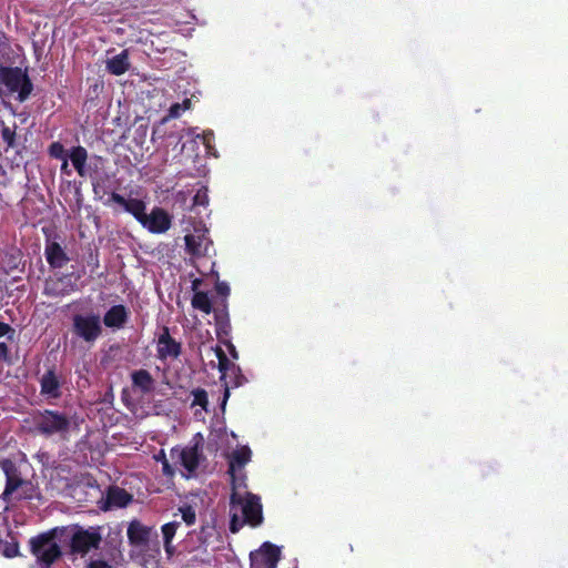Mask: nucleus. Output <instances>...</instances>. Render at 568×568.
<instances>
[{
  "instance_id": "1",
  "label": "nucleus",
  "mask_w": 568,
  "mask_h": 568,
  "mask_svg": "<svg viewBox=\"0 0 568 568\" xmlns=\"http://www.w3.org/2000/svg\"><path fill=\"white\" fill-rule=\"evenodd\" d=\"M251 459V449L246 446L234 450L230 457L229 473L232 477L233 494L231 499V530L239 531L244 524L257 526L262 523V505L258 497L242 493L241 488L244 486V476L242 468Z\"/></svg>"
},
{
  "instance_id": "2",
  "label": "nucleus",
  "mask_w": 568,
  "mask_h": 568,
  "mask_svg": "<svg viewBox=\"0 0 568 568\" xmlns=\"http://www.w3.org/2000/svg\"><path fill=\"white\" fill-rule=\"evenodd\" d=\"M2 469L7 478L6 489L2 494L4 500L11 501L21 498H31L33 496L32 484L19 478L10 462H3Z\"/></svg>"
},
{
  "instance_id": "3",
  "label": "nucleus",
  "mask_w": 568,
  "mask_h": 568,
  "mask_svg": "<svg viewBox=\"0 0 568 568\" xmlns=\"http://www.w3.org/2000/svg\"><path fill=\"white\" fill-rule=\"evenodd\" d=\"M0 80L11 92H18L20 101L26 100L32 90V84L26 72L19 68L3 69Z\"/></svg>"
},
{
  "instance_id": "4",
  "label": "nucleus",
  "mask_w": 568,
  "mask_h": 568,
  "mask_svg": "<svg viewBox=\"0 0 568 568\" xmlns=\"http://www.w3.org/2000/svg\"><path fill=\"white\" fill-rule=\"evenodd\" d=\"M33 555L45 564H52L61 555L59 545L54 540V532L43 534L31 540Z\"/></svg>"
},
{
  "instance_id": "5",
  "label": "nucleus",
  "mask_w": 568,
  "mask_h": 568,
  "mask_svg": "<svg viewBox=\"0 0 568 568\" xmlns=\"http://www.w3.org/2000/svg\"><path fill=\"white\" fill-rule=\"evenodd\" d=\"M102 540L101 534L98 529H78L73 532L71 538V550L74 554L84 556L92 549H97Z\"/></svg>"
},
{
  "instance_id": "6",
  "label": "nucleus",
  "mask_w": 568,
  "mask_h": 568,
  "mask_svg": "<svg viewBox=\"0 0 568 568\" xmlns=\"http://www.w3.org/2000/svg\"><path fill=\"white\" fill-rule=\"evenodd\" d=\"M73 327L77 335L87 342L95 341L102 331L98 315H75Z\"/></svg>"
},
{
  "instance_id": "7",
  "label": "nucleus",
  "mask_w": 568,
  "mask_h": 568,
  "mask_svg": "<svg viewBox=\"0 0 568 568\" xmlns=\"http://www.w3.org/2000/svg\"><path fill=\"white\" fill-rule=\"evenodd\" d=\"M170 458L172 463L178 466H182L189 477L199 466L200 454L196 446L193 447H175L170 452Z\"/></svg>"
},
{
  "instance_id": "8",
  "label": "nucleus",
  "mask_w": 568,
  "mask_h": 568,
  "mask_svg": "<svg viewBox=\"0 0 568 568\" xmlns=\"http://www.w3.org/2000/svg\"><path fill=\"white\" fill-rule=\"evenodd\" d=\"M38 429L45 435L62 434L69 427V420L61 414L47 410L37 419Z\"/></svg>"
},
{
  "instance_id": "9",
  "label": "nucleus",
  "mask_w": 568,
  "mask_h": 568,
  "mask_svg": "<svg viewBox=\"0 0 568 568\" xmlns=\"http://www.w3.org/2000/svg\"><path fill=\"white\" fill-rule=\"evenodd\" d=\"M280 549L270 542H264L260 549L251 554V568H276Z\"/></svg>"
},
{
  "instance_id": "10",
  "label": "nucleus",
  "mask_w": 568,
  "mask_h": 568,
  "mask_svg": "<svg viewBox=\"0 0 568 568\" xmlns=\"http://www.w3.org/2000/svg\"><path fill=\"white\" fill-rule=\"evenodd\" d=\"M207 230L202 226H195L192 234H185V245L187 251L193 255H206L211 247V241L206 236Z\"/></svg>"
},
{
  "instance_id": "11",
  "label": "nucleus",
  "mask_w": 568,
  "mask_h": 568,
  "mask_svg": "<svg viewBox=\"0 0 568 568\" xmlns=\"http://www.w3.org/2000/svg\"><path fill=\"white\" fill-rule=\"evenodd\" d=\"M141 224L152 233H164L171 226V217L164 210L158 207L150 214H145Z\"/></svg>"
},
{
  "instance_id": "12",
  "label": "nucleus",
  "mask_w": 568,
  "mask_h": 568,
  "mask_svg": "<svg viewBox=\"0 0 568 568\" xmlns=\"http://www.w3.org/2000/svg\"><path fill=\"white\" fill-rule=\"evenodd\" d=\"M110 201L121 205L126 212L131 213L140 223L145 216V204L138 199H124L118 193H113Z\"/></svg>"
},
{
  "instance_id": "13",
  "label": "nucleus",
  "mask_w": 568,
  "mask_h": 568,
  "mask_svg": "<svg viewBox=\"0 0 568 568\" xmlns=\"http://www.w3.org/2000/svg\"><path fill=\"white\" fill-rule=\"evenodd\" d=\"M179 352H180L179 344L175 343L171 338L168 331L165 329L164 333L159 337V342H158L159 356L161 358L176 357L179 355Z\"/></svg>"
},
{
  "instance_id": "14",
  "label": "nucleus",
  "mask_w": 568,
  "mask_h": 568,
  "mask_svg": "<svg viewBox=\"0 0 568 568\" xmlns=\"http://www.w3.org/2000/svg\"><path fill=\"white\" fill-rule=\"evenodd\" d=\"M126 317L128 313L125 307L123 305H115L104 315V324L108 327L119 328L125 323Z\"/></svg>"
},
{
  "instance_id": "15",
  "label": "nucleus",
  "mask_w": 568,
  "mask_h": 568,
  "mask_svg": "<svg viewBox=\"0 0 568 568\" xmlns=\"http://www.w3.org/2000/svg\"><path fill=\"white\" fill-rule=\"evenodd\" d=\"M106 70L114 74L121 75L128 71L130 63L126 51H122L121 53L108 59L105 61Z\"/></svg>"
},
{
  "instance_id": "16",
  "label": "nucleus",
  "mask_w": 568,
  "mask_h": 568,
  "mask_svg": "<svg viewBox=\"0 0 568 568\" xmlns=\"http://www.w3.org/2000/svg\"><path fill=\"white\" fill-rule=\"evenodd\" d=\"M41 392L49 398H57L60 395V386L53 373L49 372L41 379Z\"/></svg>"
},
{
  "instance_id": "17",
  "label": "nucleus",
  "mask_w": 568,
  "mask_h": 568,
  "mask_svg": "<svg viewBox=\"0 0 568 568\" xmlns=\"http://www.w3.org/2000/svg\"><path fill=\"white\" fill-rule=\"evenodd\" d=\"M132 497L122 488H111L108 493L109 507H124L131 501Z\"/></svg>"
},
{
  "instance_id": "18",
  "label": "nucleus",
  "mask_w": 568,
  "mask_h": 568,
  "mask_svg": "<svg viewBox=\"0 0 568 568\" xmlns=\"http://www.w3.org/2000/svg\"><path fill=\"white\" fill-rule=\"evenodd\" d=\"M70 160L73 166L77 169L78 173L83 176L84 175V165L87 162L88 153L84 148L77 146L71 150Z\"/></svg>"
},
{
  "instance_id": "19",
  "label": "nucleus",
  "mask_w": 568,
  "mask_h": 568,
  "mask_svg": "<svg viewBox=\"0 0 568 568\" xmlns=\"http://www.w3.org/2000/svg\"><path fill=\"white\" fill-rule=\"evenodd\" d=\"M45 255L48 262L53 266H61L64 261V253L61 246L57 243H50L45 248Z\"/></svg>"
},
{
  "instance_id": "20",
  "label": "nucleus",
  "mask_w": 568,
  "mask_h": 568,
  "mask_svg": "<svg viewBox=\"0 0 568 568\" xmlns=\"http://www.w3.org/2000/svg\"><path fill=\"white\" fill-rule=\"evenodd\" d=\"M192 306L205 314H210L212 311L211 300L204 292H195L192 298Z\"/></svg>"
},
{
  "instance_id": "21",
  "label": "nucleus",
  "mask_w": 568,
  "mask_h": 568,
  "mask_svg": "<svg viewBox=\"0 0 568 568\" xmlns=\"http://www.w3.org/2000/svg\"><path fill=\"white\" fill-rule=\"evenodd\" d=\"M133 384L142 392H149L152 387V378L146 371H139L132 375Z\"/></svg>"
},
{
  "instance_id": "22",
  "label": "nucleus",
  "mask_w": 568,
  "mask_h": 568,
  "mask_svg": "<svg viewBox=\"0 0 568 568\" xmlns=\"http://www.w3.org/2000/svg\"><path fill=\"white\" fill-rule=\"evenodd\" d=\"M118 567H119V561L113 554H111L108 559H105V558L91 559L87 565V568H118Z\"/></svg>"
},
{
  "instance_id": "23",
  "label": "nucleus",
  "mask_w": 568,
  "mask_h": 568,
  "mask_svg": "<svg viewBox=\"0 0 568 568\" xmlns=\"http://www.w3.org/2000/svg\"><path fill=\"white\" fill-rule=\"evenodd\" d=\"M148 531L139 523H132L128 529V536L133 542H141L146 538Z\"/></svg>"
},
{
  "instance_id": "24",
  "label": "nucleus",
  "mask_w": 568,
  "mask_h": 568,
  "mask_svg": "<svg viewBox=\"0 0 568 568\" xmlns=\"http://www.w3.org/2000/svg\"><path fill=\"white\" fill-rule=\"evenodd\" d=\"M176 528H178L176 521L168 523L162 527V532H163V537H164V547L169 554L172 551L171 541L175 535Z\"/></svg>"
},
{
  "instance_id": "25",
  "label": "nucleus",
  "mask_w": 568,
  "mask_h": 568,
  "mask_svg": "<svg viewBox=\"0 0 568 568\" xmlns=\"http://www.w3.org/2000/svg\"><path fill=\"white\" fill-rule=\"evenodd\" d=\"M191 108V101L189 99H185L182 103H175L171 105L169 110L168 116L163 119V122H166L169 119H175L179 118L181 112L186 111Z\"/></svg>"
},
{
  "instance_id": "26",
  "label": "nucleus",
  "mask_w": 568,
  "mask_h": 568,
  "mask_svg": "<svg viewBox=\"0 0 568 568\" xmlns=\"http://www.w3.org/2000/svg\"><path fill=\"white\" fill-rule=\"evenodd\" d=\"M179 511L181 513V517H182L183 521L187 526H191L195 523L196 515H195V511L191 507H189V506L181 507L179 509Z\"/></svg>"
},
{
  "instance_id": "27",
  "label": "nucleus",
  "mask_w": 568,
  "mask_h": 568,
  "mask_svg": "<svg viewBox=\"0 0 568 568\" xmlns=\"http://www.w3.org/2000/svg\"><path fill=\"white\" fill-rule=\"evenodd\" d=\"M156 460H160L162 462V468H163V473L168 476H172L174 474V469L172 467V465L169 463L165 454L163 450H161L156 456H155Z\"/></svg>"
},
{
  "instance_id": "28",
  "label": "nucleus",
  "mask_w": 568,
  "mask_h": 568,
  "mask_svg": "<svg viewBox=\"0 0 568 568\" xmlns=\"http://www.w3.org/2000/svg\"><path fill=\"white\" fill-rule=\"evenodd\" d=\"M215 354H216V357L219 358V369L224 374V372L227 367V364H229V359L221 347L215 348ZM223 377H224V375L222 376V378Z\"/></svg>"
},
{
  "instance_id": "29",
  "label": "nucleus",
  "mask_w": 568,
  "mask_h": 568,
  "mask_svg": "<svg viewBox=\"0 0 568 568\" xmlns=\"http://www.w3.org/2000/svg\"><path fill=\"white\" fill-rule=\"evenodd\" d=\"M207 203H209V197H207L206 190L205 189L199 190L193 197V204L205 206Z\"/></svg>"
},
{
  "instance_id": "30",
  "label": "nucleus",
  "mask_w": 568,
  "mask_h": 568,
  "mask_svg": "<svg viewBox=\"0 0 568 568\" xmlns=\"http://www.w3.org/2000/svg\"><path fill=\"white\" fill-rule=\"evenodd\" d=\"M2 552L8 558L16 557L19 552L18 545L17 544L4 545Z\"/></svg>"
},
{
  "instance_id": "31",
  "label": "nucleus",
  "mask_w": 568,
  "mask_h": 568,
  "mask_svg": "<svg viewBox=\"0 0 568 568\" xmlns=\"http://www.w3.org/2000/svg\"><path fill=\"white\" fill-rule=\"evenodd\" d=\"M2 138L11 146L14 140V132L10 128L4 126L2 129Z\"/></svg>"
},
{
  "instance_id": "32",
  "label": "nucleus",
  "mask_w": 568,
  "mask_h": 568,
  "mask_svg": "<svg viewBox=\"0 0 568 568\" xmlns=\"http://www.w3.org/2000/svg\"><path fill=\"white\" fill-rule=\"evenodd\" d=\"M50 153L54 158H63V148L59 143H54L50 148Z\"/></svg>"
},
{
  "instance_id": "33",
  "label": "nucleus",
  "mask_w": 568,
  "mask_h": 568,
  "mask_svg": "<svg viewBox=\"0 0 568 568\" xmlns=\"http://www.w3.org/2000/svg\"><path fill=\"white\" fill-rule=\"evenodd\" d=\"M216 291H217L219 294L226 296L230 293V287H229V285L226 283L219 282L216 284Z\"/></svg>"
},
{
  "instance_id": "34",
  "label": "nucleus",
  "mask_w": 568,
  "mask_h": 568,
  "mask_svg": "<svg viewBox=\"0 0 568 568\" xmlns=\"http://www.w3.org/2000/svg\"><path fill=\"white\" fill-rule=\"evenodd\" d=\"M197 138L202 139V141L205 144L206 149L210 151L211 150V141H212V138H213L212 132H206L203 135H197Z\"/></svg>"
},
{
  "instance_id": "35",
  "label": "nucleus",
  "mask_w": 568,
  "mask_h": 568,
  "mask_svg": "<svg viewBox=\"0 0 568 568\" xmlns=\"http://www.w3.org/2000/svg\"><path fill=\"white\" fill-rule=\"evenodd\" d=\"M195 403L205 407L206 405V394L205 392H199L195 394Z\"/></svg>"
},
{
  "instance_id": "36",
  "label": "nucleus",
  "mask_w": 568,
  "mask_h": 568,
  "mask_svg": "<svg viewBox=\"0 0 568 568\" xmlns=\"http://www.w3.org/2000/svg\"><path fill=\"white\" fill-rule=\"evenodd\" d=\"M8 357V347L4 343H0V359H7Z\"/></svg>"
},
{
  "instance_id": "37",
  "label": "nucleus",
  "mask_w": 568,
  "mask_h": 568,
  "mask_svg": "<svg viewBox=\"0 0 568 568\" xmlns=\"http://www.w3.org/2000/svg\"><path fill=\"white\" fill-rule=\"evenodd\" d=\"M11 331L10 326L4 323H0V337L7 335Z\"/></svg>"
},
{
  "instance_id": "38",
  "label": "nucleus",
  "mask_w": 568,
  "mask_h": 568,
  "mask_svg": "<svg viewBox=\"0 0 568 568\" xmlns=\"http://www.w3.org/2000/svg\"><path fill=\"white\" fill-rule=\"evenodd\" d=\"M61 170L65 174H70L69 164H68V160L67 159H63V163L61 165Z\"/></svg>"
},
{
  "instance_id": "39",
  "label": "nucleus",
  "mask_w": 568,
  "mask_h": 568,
  "mask_svg": "<svg viewBox=\"0 0 568 568\" xmlns=\"http://www.w3.org/2000/svg\"><path fill=\"white\" fill-rule=\"evenodd\" d=\"M229 396H230V389H229V387H227V385H226V386H225V392H224V398H223V402H222V407H223V408H224V407H225V405H226V400H227Z\"/></svg>"
},
{
  "instance_id": "40",
  "label": "nucleus",
  "mask_w": 568,
  "mask_h": 568,
  "mask_svg": "<svg viewBox=\"0 0 568 568\" xmlns=\"http://www.w3.org/2000/svg\"><path fill=\"white\" fill-rule=\"evenodd\" d=\"M200 283H201V282H200V280H195V281H193V283H192V290H193L194 292H197L196 290H197V287H199Z\"/></svg>"
}]
</instances>
